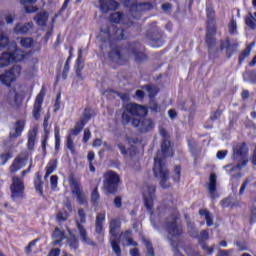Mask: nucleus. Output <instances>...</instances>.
Returning a JSON list of instances; mask_svg holds the SVG:
<instances>
[{"label": "nucleus", "mask_w": 256, "mask_h": 256, "mask_svg": "<svg viewBox=\"0 0 256 256\" xmlns=\"http://www.w3.org/2000/svg\"><path fill=\"white\" fill-rule=\"evenodd\" d=\"M208 191L210 195H213L217 191V175L215 173L210 174Z\"/></svg>", "instance_id": "obj_37"}, {"label": "nucleus", "mask_w": 256, "mask_h": 256, "mask_svg": "<svg viewBox=\"0 0 256 256\" xmlns=\"http://www.w3.org/2000/svg\"><path fill=\"white\" fill-rule=\"evenodd\" d=\"M90 201L92 203V207H95V209H97V207H99V201H101V194H99V187H95L91 194H90Z\"/></svg>", "instance_id": "obj_32"}, {"label": "nucleus", "mask_w": 256, "mask_h": 256, "mask_svg": "<svg viewBox=\"0 0 256 256\" xmlns=\"http://www.w3.org/2000/svg\"><path fill=\"white\" fill-rule=\"evenodd\" d=\"M132 127H135L139 133H151L155 129V120L153 118H134Z\"/></svg>", "instance_id": "obj_15"}, {"label": "nucleus", "mask_w": 256, "mask_h": 256, "mask_svg": "<svg viewBox=\"0 0 256 256\" xmlns=\"http://www.w3.org/2000/svg\"><path fill=\"white\" fill-rule=\"evenodd\" d=\"M9 45V36L0 33V49H5Z\"/></svg>", "instance_id": "obj_55"}, {"label": "nucleus", "mask_w": 256, "mask_h": 256, "mask_svg": "<svg viewBox=\"0 0 256 256\" xmlns=\"http://www.w3.org/2000/svg\"><path fill=\"white\" fill-rule=\"evenodd\" d=\"M129 55L134 57L136 63H145L149 59L145 47L139 41L128 42L124 47L116 46L108 52V59L117 65H129Z\"/></svg>", "instance_id": "obj_1"}, {"label": "nucleus", "mask_w": 256, "mask_h": 256, "mask_svg": "<svg viewBox=\"0 0 256 256\" xmlns=\"http://www.w3.org/2000/svg\"><path fill=\"white\" fill-rule=\"evenodd\" d=\"M172 179L175 183L181 181V165H176L174 167V175L172 176Z\"/></svg>", "instance_id": "obj_51"}, {"label": "nucleus", "mask_w": 256, "mask_h": 256, "mask_svg": "<svg viewBox=\"0 0 256 256\" xmlns=\"http://www.w3.org/2000/svg\"><path fill=\"white\" fill-rule=\"evenodd\" d=\"M10 192L12 201L25 198V181L21 176H12Z\"/></svg>", "instance_id": "obj_13"}, {"label": "nucleus", "mask_w": 256, "mask_h": 256, "mask_svg": "<svg viewBox=\"0 0 256 256\" xmlns=\"http://www.w3.org/2000/svg\"><path fill=\"white\" fill-rule=\"evenodd\" d=\"M101 33H104V35L107 36V39H101L102 43H109L112 51L116 48L113 47V43L127 39V36H125V29L117 26L107 27L105 30L101 29Z\"/></svg>", "instance_id": "obj_7"}, {"label": "nucleus", "mask_w": 256, "mask_h": 256, "mask_svg": "<svg viewBox=\"0 0 256 256\" xmlns=\"http://www.w3.org/2000/svg\"><path fill=\"white\" fill-rule=\"evenodd\" d=\"M54 137H55V151L61 149V128L59 126L54 127Z\"/></svg>", "instance_id": "obj_41"}, {"label": "nucleus", "mask_w": 256, "mask_h": 256, "mask_svg": "<svg viewBox=\"0 0 256 256\" xmlns=\"http://www.w3.org/2000/svg\"><path fill=\"white\" fill-rule=\"evenodd\" d=\"M125 111H127V113H130V115H132L133 117H141V119H145L147 118L146 116L149 115V110L147 109V107L141 104H126Z\"/></svg>", "instance_id": "obj_19"}, {"label": "nucleus", "mask_w": 256, "mask_h": 256, "mask_svg": "<svg viewBox=\"0 0 256 256\" xmlns=\"http://www.w3.org/2000/svg\"><path fill=\"white\" fill-rule=\"evenodd\" d=\"M179 214L172 213L165 220V227L168 235L171 237H181L183 235V224L178 223Z\"/></svg>", "instance_id": "obj_10"}, {"label": "nucleus", "mask_w": 256, "mask_h": 256, "mask_svg": "<svg viewBox=\"0 0 256 256\" xmlns=\"http://www.w3.org/2000/svg\"><path fill=\"white\" fill-rule=\"evenodd\" d=\"M89 139H91V130H89V128H86L84 130V135H83L82 142L83 143H89Z\"/></svg>", "instance_id": "obj_63"}, {"label": "nucleus", "mask_w": 256, "mask_h": 256, "mask_svg": "<svg viewBox=\"0 0 256 256\" xmlns=\"http://www.w3.org/2000/svg\"><path fill=\"white\" fill-rule=\"evenodd\" d=\"M34 21L39 25V27H45L47 21H49V14L47 12H40L34 17Z\"/></svg>", "instance_id": "obj_33"}, {"label": "nucleus", "mask_w": 256, "mask_h": 256, "mask_svg": "<svg viewBox=\"0 0 256 256\" xmlns=\"http://www.w3.org/2000/svg\"><path fill=\"white\" fill-rule=\"evenodd\" d=\"M249 153V148H247V143L242 142L233 150V157L234 159H239V157H242V159H245L247 157V154Z\"/></svg>", "instance_id": "obj_25"}, {"label": "nucleus", "mask_w": 256, "mask_h": 256, "mask_svg": "<svg viewBox=\"0 0 256 256\" xmlns=\"http://www.w3.org/2000/svg\"><path fill=\"white\" fill-rule=\"evenodd\" d=\"M157 191V188L155 185H150L147 187L146 196L148 197H155V192Z\"/></svg>", "instance_id": "obj_62"}, {"label": "nucleus", "mask_w": 256, "mask_h": 256, "mask_svg": "<svg viewBox=\"0 0 256 256\" xmlns=\"http://www.w3.org/2000/svg\"><path fill=\"white\" fill-rule=\"evenodd\" d=\"M10 159H13V151L5 150L0 154V161H1L0 165H7V162Z\"/></svg>", "instance_id": "obj_42"}, {"label": "nucleus", "mask_w": 256, "mask_h": 256, "mask_svg": "<svg viewBox=\"0 0 256 256\" xmlns=\"http://www.w3.org/2000/svg\"><path fill=\"white\" fill-rule=\"evenodd\" d=\"M124 7H127L134 19H141V13L145 11H151L153 9V3L151 2H140L133 0H125Z\"/></svg>", "instance_id": "obj_9"}, {"label": "nucleus", "mask_w": 256, "mask_h": 256, "mask_svg": "<svg viewBox=\"0 0 256 256\" xmlns=\"http://www.w3.org/2000/svg\"><path fill=\"white\" fill-rule=\"evenodd\" d=\"M75 73L78 79H83L82 71L85 68V65L83 64V50H78V57L76 59L75 63Z\"/></svg>", "instance_id": "obj_26"}, {"label": "nucleus", "mask_w": 256, "mask_h": 256, "mask_svg": "<svg viewBox=\"0 0 256 256\" xmlns=\"http://www.w3.org/2000/svg\"><path fill=\"white\" fill-rule=\"evenodd\" d=\"M49 118H50L49 115H46L44 117V122H43V125H42L43 130H44V135H50V133H51V130L49 128Z\"/></svg>", "instance_id": "obj_57"}, {"label": "nucleus", "mask_w": 256, "mask_h": 256, "mask_svg": "<svg viewBox=\"0 0 256 256\" xmlns=\"http://www.w3.org/2000/svg\"><path fill=\"white\" fill-rule=\"evenodd\" d=\"M27 161H29V152H27V150L20 152L10 165V173H17V171L23 169Z\"/></svg>", "instance_id": "obj_20"}, {"label": "nucleus", "mask_w": 256, "mask_h": 256, "mask_svg": "<svg viewBox=\"0 0 256 256\" xmlns=\"http://www.w3.org/2000/svg\"><path fill=\"white\" fill-rule=\"evenodd\" d=\"M58 183H59V176L52 175L50 177V187H51L52 191H55L57 189Z\"/></svg>", "instance_id": "obj_58"}, {"label": "nucleus", "mask_w": 256, "mask_h": 256, "mask_svg": "<svg viewBox=\"0 0 256 256\" xmlns=\"http://www.w3.org/2000/svg\"><path fill=\"white\" fill-rule=\"evenodd\" d=\"M67 244L69 245L70 249H74V251L79 249V239H77V236L74 234L67 238Z\"/></svg>", "instance_id": "obj_43"}, {"label": "nucleus", "mask_w": 256, "mask_h": 256, "mask_svg": "<svg viewBox=\"0 0 256 256\" xmlns=\"http://www.w3.org/2000/svg\"><path fill=\"white\" fill-rule=\"evenodd\" d=\"M103 187L106 195H117L119 192V185H121V177L117 172L108 170L103 175Z\"/></svg>", "instance_id": "obj_5"}, {"label": "nucleus", "mask_w": 256, "mask_h": 256, "mask_svg": "<svg viewBox=\"0 0 256 256\" xmlns=\"http://www.w3.org/2000/svg\"><path fill=\"white\" fill-rule=\"evenodd\" d=\"M256 200L253 199L250 201V225H254L256 223Z\"/></svg>", "instance_id": "obj_45"}, {"label": "nucleus", "mask_w": 256, "mask_h": 256, "mask_svg": "<svg viewBox=\"0 0 256 256\" xmlns=\"http://www.w3.org/2000/svg\"><path fill=\"white\" fill-rule=\"evenodd\" d=\"M253 47H255V42L249 43L246 46V48L241 51V53L238 56V65L239 66L243 65V63L245 62L247 57H249V55H251V51H253Z\"/></svg>", "instance_id": "obj_29"}, {"label": "nucleus", "mask_w": 256, "mask_h": 256, "mask_svg": "<svg viewBox=\"0 0 256 256\" xmlns=\"http://www.w3.org/2000/svg\"><path fill=\"white\" fill-rule=\"evenodd\" d=\"M220 205L224 209H227V207H231V209H233V207H237V204L233 203L232 197H227V198L222 199L220 202Z\"/></svg>", "instance_id": "obj_49"}, {"label": "nucleus", "mask_w": 256, "mask_h": 256, "mask_svg": "<svg viewBox=\"0 0 256 256\" xmlns=\"http://www.w3.org/2000/svg\"><path fill=\"white\" fill-rule=\"evenodd\" d=\"M245 77L250 81V83H256V71H248L245 73Z\"/></svg>", "instance_id": "obj_61"}, {"label": "nucleus", "mask_w": 256, "mask_h": 256, "mask_svg": "<svg viewBox=\"0 0 256 256\" xmlns=\"http://www.w3.org/2000/svg\"><path fill=\"white\" fill-rule=\"evenodd\" d=\"M106 220V213L100 212L96 215V221H95V233L97 235H100V237L104 236V229H103V223Z\"/></svg>", "instance_id": "obj_24"}, {"label": "nucleus", "mask_w": 256, "mask_h": 256, "mask_svg": "<svg viewBox=\"0 0 256 256\" xmlns=\"http://www.w3.org/2000/svg\"><path fill=\"white\" fill-rule=\"evenodd\" d=\"M91 117H93V114H91V108H85L82 117L75 123V127L70 130V133L74 136L79 135V133L83 131L85 125L91 121Z\"/></svg>", "instance_id": "obj_17"}, {"label": "nucleus", "mask_w": 256, "mask_h": 256, "mask_svg": "<svg viewBox=\"0 0 256 256\" xmlns=\"http://www.w3.org/2000/svg\"><path fill=\"white\" fill-rule=\"evenodd\" d=\"M52 239H54L52 245H61V242L65 241L66 239L65 231H62L59 228H55L52 234Z\"/></svg>", "instance_id": "obj_30"}, {"label": "nucleus", "mask_w": 256, "mask_h": 256, "mask_svg": "<svg viewBox=\"0 0 256 256\" xmlns=\"http://www.w3.org/2000/svg\"><path fill=\"white\" fill-rule=\"evenodd\" d=\"M256 12L251 13L249 12L248 15L245 17V24L250 29H256Z\"/></svg>", "instance_id": "obj_39"}, {"label": "nucleus", "mask_w": 256, "mask_h": 256, "mask_svg": "<svg viewBox=\"0 0 256 256\" xmlns=\"http://www.w3.org/2000/svg\"><path fill=\"white\" fill-rule=\"evenodd\" d=\"M228 33L229 35H237V20L232 17L228 23Z\"/></svg>", "instance_id": "obj_46"}, {"label": "nucleus", "mask_w": 256, "mask_h": 256, "mask_svg": "<svg viewBox=\"0 0 256 256\" xmlns=\"http://www.w3.org/2000/svg\"><path fill=\"white\" fill-rule=\"evenodd\" d=\"M23 131H25V120H17L9 132V139H19L23 135Z\"/></svg>", "instance_id": "obj_23"}, {"label": "nucleus", "mask_w": 256, "mask_h": 256, "mask_svg": "<svg viewBox=\"0 0 256 256\" xmlns=\"http://www.w3.org/2000/svg\"><path fill=\"white\" fill-rule=\"evenodd\" d=\"M207 15V26H206V36L205 43L208 49L209 57H215V53L213 49L217 46V26L215 25V10L212 7L206 9Z\"/></svg>", "instance_id": "obj_2"}, {"label": "nucleus", "mask_w": 256, "mask_h": 256, "mask_svg": "<svg viewBox=\"0 0 256 256\" xmlns=\"http://www.w3.org/2000/svg\"><path fill=\"white\" fill-rule=\"evenodd\" d=\"M247 163H249V160L244 159L241 161V163H238L237 165L233 166L230 171H241L243 167H247Z\"/></svg>", "instance_id": "obj_59"}, {"label": "nucleus", "mask_w": 256, "mask_h": 256, "mask_svg": "<svg viewBox=\"0 0 256 256\" xmlns=\"http://www.w3.org/2000/svg\"><path fill=\"white\" fill-rule=\"evenodd\" d=\"M37 139V131L32 130L28 132L27 149L33 151L35 149V140Z\"/></svg>", "instance_id": "obj_36"}, {"label": "nucleus", "mask_w": 256, "mask_h": 256, "mask_svg": "<svg viewBox=\"0 0 256 256\" xmlns=\"http://www.w3.org/2000/svg\"><path fill=\"white\" fill-rule=\"evenodd\" d=\"M33 29V22H27L25 24L17 23L14 27V33L16 35H27Z\"/></svg>", "instance_id": "obj_28"}, {"label": "nucleus", "mask_w": 256, "mask_h": 256, "mask_svg": "<svg viewBox=\"0 0 256 256\" xmlns=\"http://www.w3.org/2000/svg\"><path fill=\"white\" fill-rule=\"evenodd\" d=\"M18 39L22 49H31L35 45V40L31 37H19Z\"/></svg>", "instance_id": "obj_35"}, {"label": "nucleus", "mask_w": 256, "mask_h": 256, "mask_svg": "<svg viewBox=\"0 0 256 256\" xmlns=\"http://www.w3.org/2000/svg\"><path fill=\"white\" fill-rule=\"evenodd\" d=\"M200 217H204L207 227H213V214L207 209H200L198 211Z\"/></svg>", "instance_id": "obj_34"}, {"label": "nucleus", "mask_w": 256, "mask_h": 256, "mask_svg": "<svg viewBox=\"0 0 256 256\" xmlns=\"http://www.w3.org/2000/svg\"><path fill=\"white\" fill-rule=\"evenodd\" d=\"M14 104L16 105V107L19 109V107H21V105H23V98L21 96V94H19V92H15L14 94Z\"/></svg>", "instance_id": "obj_60"}, {"label": "nucleus", "mask_w": 256, "mask_h": 256, "mask_svg": "<svg viewBox=\"0 0 256 256\" xmlns=\"http://www.w3.org/2000/svg\"><path fill=\"white\" fill-rule=\"evenodd\" d=\"M20 65H14L9 70H6L3 74L0 75V81L2 85H6V87H11L12 83L17 81V77H20L21 71Z\"/></svg>", "instance_id": "obj_14"}, {"label": "nucleus", "mask_w": 256, "mask_h": 256, "mask_svg": "<svg viewBox=\"0 0 256 256\" xmlns=\"http://www.w3.org/2000/svg\"><path fill=\"white\" fill-rule=\"evenodd\" d=\"M122 237L124 239V241H127V245L129 247H137V245H139V243H137L135 240H133V230L128 229L126 231H124L122 233Z\"/></svg>", "instance_id": "obj_31"}, {"label": "nucleus", "mask_w": 256, "mask_h": 256, "mask_svg": "<svg viewBox=\"0 0 256 256\" xmlns=\"http://www.w3.org/2000/svg\"><path fill=\"white\" fill-rule=\"evenodd\" d=\"M148 41H150L151 47L158 49L165 45V40L163 39V31L157 26V22L150 24V28L146 33Z\"/></svg>", "instance_id": "obj_11"}, {"label": "nucleus", "mask_w": 256, "mask_h": 256, "mask_svg": "<svg viewBox=\"0 0 256 256\" xmlns=\"http://www.w3.org/2000/svg\"><path fill=\"white\" fill-rule=\"evenodd\" d=\"M154 177L160 179V186L162 189H169L171 184L169 181V169H167V164L163 158L156 157L154 158V167H153Z\"/></svg>", "instance_id": "obj_4"}, {"label": "nucleus", "mask_w": 256, "mask_h": 256, "mask_svg": "<svg viewBox=\"0 0 256 256\" xmlns=\"http://www.w3.org/2000/svg\"><path fill=\"white\" fill-rule=\"evenodd\" d=\"M45 169L48 173H53L57 169V159L50 160Z\"/></svg>", "instance_id": "obj_54"}, {"label": "nucleus", "mask_w": 256, "mask_h": 256, "mask_svg": "<svg viewBox=\"0 0 256 256\" xmlns=\"http://www.w3.org/2000/svg\"><path fill=\"white\" fill-rule=\"evenodd\" d=\"M10 47L12 51L2 52L0 56V68L9 67L12 63H19L25 59V54L19 49L17 43H11Z\"/></svg>", "instance_id": "obj_3"}, {"label": "nucleus", "mask_w": 256, "mask_h": 256, "mask_svg": "<svg viewBox=\"0 0 256 256\" xmlns=\"http://www.w3.org/2000/svg\"><path fill=\"white\" fill-rule=\"evenodd\" d=\"M226 50V58L231 59L234 53L239 51V42L235 41L231 43V38L226 37L223 40H220V51Z\"/></svg>", "instance_id": "obj_18"}, {"label": "nucleus", "mask_w": 256, "mask_h": 256, "mask_svg": "<svg viewBox=\"0 0 256 256\" xmlns=\"http://www.w3.org/2000/svg\"><path fill=\"white\" fill-rule=\"evenodd\" d=\"M170 245L172 247V251L174 253V256L182 255L181 251L179 250V241H175L173 239H170Z\"/></svg>", "instance_id": "obj_52"}, {"label": "nucleus", "mask_w": 256, "mask_h": 256, "mask_svg": "<svg viewBox=\"0 0 256 256\" xmlns=\"http://www.w3.org/2000/svg\"><path fill=\"white\" fill-rule=\"evenodd\" d=\"M47 141H49V134H44L43 135V138H42V144H41V147H42V151H47Z\"/></svg>", "instance_id": "obj_64"}, {"label": "nucleus", "mask_w": 256, "mask_h": 256, "mask_svg": "<svg viewBox=\"0 0 256 256\" xmlns=\"http://www.w3.org/2000/svg\"><path fill=\"white\" fill-rule=\"evenodd\" d=\"M245 191L248 195H253L256 192V178L254 176H248L245 181L242 183L239 195H244Z\"/></svg>", "instance_id": "obj_21"}, {"label": "nucleus", "mask_w": 256, "mask_h": 256, "mask_svg": "<svg viewBox=\"0 0 256 256\" xmlns=\"http://www.w3.org/2000/svg\"><path fill=\"white\" fill-rule=\"evenodd\" d=\"M45 99V93L40 92L35 99L32 115L36 121H39L41 119V111L43 107V100Z\"/></svg>", "instance_id": "obj_22"}, {"label": "nucleus", "mask_w": 256, "mask_h": 256, "mask_svg": "<svg viewBox=\"0 0 256 256\" xmlns=\"http://www.w3.org/2000/svg\"><path fill=\"white\" fill-rule=\"evenodd\" d=\"M68 181L72 195L76 197V200L80 205H85V203H87V195H85V192H83L81 182L77 180L75 174H70L68 176Z\"/></svg>", "instance_id": "obj_12"}, {"label": "nucleus", "mask_w": 256, "mask_h": 256, "mask_svg": "<svg viewBox=\"0 0 256 256\" xmlns=\"http://www.w3.org/2000/svg\"><path fill=\"white\" fill-rule=\"evenodd\" d=\"M159 133L163 138L161 143V153L163 159H167V157H173V148H171V141H169V133L165 128H160Z\"/></svg>", "instance_id": "obj_16"}, {"label": "nucleus", "mask_w": 256, "mask_h": 256, "mask_svg": "<svg viewBox=\"0 0 256 256\" xmlns=\"http://www.w3.org/2000/svg\"><path fill=\"white\" fill-rule=\"evenodd\" d=\"M72 135H74L72 132L68 134L66 138V147L69 149V151H71L72 155H75V144L73 142Z\"/></svg>", "instance_id": "obj_48"}, {"label": "nucleus", "mask_w": 256, "mask_h": 256, "mask_svg": "<svg viewBox=\"0 0 256 256\" xmlns=\"http://www.w3.org/2000/svg\"><path fill=\"white\" fill-rule=\"evenodd\" d=\"M146 255L155 256V248H153V243L151 241L145 240Z\"/></svg>", "instance_id": "obj_53"}, {"label": "nucleus", "mask_w": 256, "mask_h": 256, "mask_svg": "<svg viewBox=\"0 0 256 256\" xmlns=\"http://www.w3.org/2000/svg\"><path fill=\"white\" fill-rule=\"evenodd\" d=\"M69 219V213L67 211H59L56 215V221L58 223H65Z\"/></svg>", "instance_id": "obj_50"}, {"label": "nucleus", "mask_w": 256, "mask_h": 256, "mask_svg": "<svg viewBox=\"0 0 256 256\" xmlns=\"http://www.w3.org/2000/svg\"><path fill=\"white\" fill-rule=\"evenodd\" d=\"M102 13H109V11H117L119 9V2L115 0H106L100 4Z\"/></svg>", "instance_id": "obj_27"}, {"label": "nucleus", "mask_w": 256, "mask_h": 256, "mask_svg": "<svg viewBox=\"0 0 256 256\" xmlns=\"http://www.w3.org/2000/svg\"><path fill=\"white\" fill-rule=\"evenodd\" d=\"M123 17H125V14L123 12H114L110 14V21L111 23L119 24L121 21H123Z\"/></svg>", "instance_id": "obj_47"}, {"label": "nucleus", "mask_w": 256, "mask_h": 256, "mask_svg": "<svg viewBox=\"0 0 256 256\" xmlns=\"http://www.w3.org/2000/svg\"><path fill=\"white\" fill-rule=\"evenodd\" d=\"M143 198H144V205L148 211L153 210V205L155 201V196H147V193H143Z\"/></svg>", "instance_id": "obj_44"}, {"label": "nucleus", "mask_w": 256, "mask_h": 256, "mask_svg": "<svg viewBox=\"0 0 256 256\" xmlns=\"http://www.w3.org/2000/svg\"><path fill=\"white\" fill-rule=\"evenodd\" d=\"M34 187L40 195H43V180L41 174L38 172L36 173V178L34 179Z\"/></svg>", "instance_id": "obj_40"}, {"label": "nucleus", "mask_w": 256, "mask_h": 256, "mask_svg": "<svg viewBox=\"0 0 256 256\" xmlns=\"http://www.w3.org/2000/svg\"><path fill=\"white\" fill-rule=\"evenodd\" d=\"M142 89H145V91H147L148 97H150V99L157 97V93H159V89L153 86V84H146L142 86Z\"/></svg>", "instance_id": "obj_38"}, {"label": "nucleus", "mask_w": 256, "mask_h": 256, "mask_svg": "<svg viewBox=\"0 0 256 256\" xmlns=\"http://www.w3.org/2000/svg\"><path fill=\"white\" fill-rule=\"evenodd\" d=\"M79 220H76V228L79 232L80 239L82 243H86V245H90V247H95L97 244L89 238V234L87 233V229H85V223H87V214L83 208L78 209Z\"/></svg>", "instance_id": "obj_8"}, {"label": "nucleus", "mask_w": 256, "mask_h": 256, "mask_svg": "<svg viewBox=\"0 0 256 256\" xmlns=\"http://www.w3.org/2000/svg\"><path fill=\"white\" fill-rule=\"evenodd\" d=\"M110 230L109 233L111 235L110 238V245L112 247V251L116 256H121L123 255V252L121 251V240L118 238L119 237V229H121V221L118 219H112L110 221Z\"/></svg>", "instance_id": "obj_6"}, {"label": "nucleus", "mask_w": 256, "mask_h": 256, "mask_svg": "<svg viewBox=\"0 0 256 256\" xmlns=\"http://www.w3.org/2000/svg\"><path fill=\"white\" fill-rule=\"evenodd\" d=\"M130 123H133V120H131V115L127 110H124L122 113V125H129Z\"/></svg>", "instance_id": "obj_56"}]
</instances>
